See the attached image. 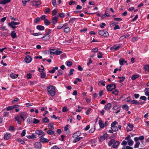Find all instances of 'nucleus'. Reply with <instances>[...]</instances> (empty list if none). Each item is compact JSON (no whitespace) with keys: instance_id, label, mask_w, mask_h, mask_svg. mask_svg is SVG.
<instances>
[{"instance_id":"nucleus-1","label":"nucleus","mask_w":149,"mask_h":149,"mask_svg":"<svg viewBox=\"0 0 149 149\" xmlns=\"http://www.w3.org/2000/svg\"><path fill=\"white\" fill-rule=\"evenodd\" d=\"M47 90L50 95L54 96L56 95V87L52 85L48 86L47 88Z\"/></svg>"},{"instance_id":"nucleus-2","label":"nucleus","mask_w":149,"mask_h":149,"mask_svg":"<svg viewBox=\"0 0 149 149\" xmlns=\"http://www.w3.org/2000/svg\"><path fill=\"white\" fill-rule=\"evenodd\" d=\"M62 52L61 51L56 50V49H50L49 53L50 55L55 54L59 55L62 53Z\"/></svg>"},{"instance_id":"nucleus-3","label":"nucleus","mask_w":149,"mask_h":149,"mask_svg":"<svg viewBox=\"0 0 149 149\" xmlns=\"http://www.w3.org/2000/svg\"><path fill=\"white\" fill-rule=\"evenodd\" d=\"M116 88V85L114 84H109L107 86V88L108 91H112L113 89H115Z\"/></svg>"},{"instance_id":"nucleus-4","label":"nucleus","mask_w":149,"mask_h":149,"mask_svg":"<svg viewBox=\"0 0 149 149\" xmlns=\"http://www.w3.org/2000/svg\"><path fill=\"white\" fill-rule=\"evenodd\" d=\"M98 33L100 35L104 37H108L109 36L108 33L106 31L100 30L99 31Z\"/></svg>"},{"instance_id":"nucleus-5","label":"nucleus","mask_w":149,"mask_h":149,"mask_svg":"<svg viewBox=\"0 0 149 149\" xmlns=\"http://www.w3.org/2000/svg\"><path fill=\"white\" fill-rule=\"evenodd\" d=\"M35 133L36 134L38 135V136L40 138L42 136H44L45 135L44 132L41 130H36Z\"/></svg>"},{"instance_id":"nucleus-6","label":"nucleus","mask_w":149,"mask_h":149,"mask_svg":"<svg viewBox=\"0 0 149 149\" xmlns=\"http://www.w3.org/2000/svg\"><path fill=\"white\" fill-rule=\"evenodd\" d=\"M32 60L31 56L29 55L26 56L24 58L25 61L26 63L31 62Z\"/></svg>"},{"instance_id":"nucleus-7","label":"nucleus","mask_w":149,"mask_h":149,"mask_svg":"<svg viewBox=\"0 0 149 149\" xmlns=\"http://www.w3.org/2000/svg\"><path fill=\"white\" fill-rule=\"evenodd\" d=\"M30 3H32V6H35L36 7H38L41 4L40 1H31L30 2Z\"/></svg>"},{"instance_id":"nucleus-8","label":"nucleus","mask_w":149,"mask_h":149,"mask_svg":"<svg viewBox=\"0 0 149 149\" xmlns=\"http://www.w3.org/2000/svg\"><path fill=\"white\" fill-rule=\"evenodd\" d=\"M19 116V118L20 117L24 121V118L26 117V113L25 112H22L20 113V115Z\"/></svg>"},{"instance_id":"nucleus-9","label":"nucleus","mask_w":149,"mask_h":149,"mask_svg":"<svg viewBox=\"0 0 149 149\" xmlns=\"http://www.w3.org/2000/svg\"><path fill=\"white\" fill-rule=\"evenodd\" d=\"M34 146L36 148H40L42 146V145L41 143L37 142L34 143Z\"/></svg>"},{"instance_id":"nucleus-10","label":"nucleus","mask_w":149,"mask_h":149,"mask_svg":"<svg viewBox=\"0 0 149 149\" xmlns=\"http://www.w3.org/2000/svg\"><path fill=\"white\" fill-rule=\"evenodd\" d=\"M111 103H108L104 107V109L107 111L109 110L111 108Z\"/></svg>"},{"instance_id":"nucleus-11","label":"nucleus","mask_w":149,"mask_h":149,"mask_svg":"<svg viewBox=\"0 0 149 149\" xmlns=\"http://www.w3.org/2000/svg\"><path fill=\"white\" fill-rule=\"evenodd\" d=\"M81 134V132L80 131H77L74 133L72 135V137L73 138H77Z\"/></svg>"},{"instance_id":"nucleus-12","label":"nucleus","mask_w":149,"mask_h":149,"mask_svg":"<svg viewBox=\"0 0 149 149\" xmlns=\"http://www.w3.org/2000/svg\"><path fill=\"white\" fill-rule=\"evenodd\" d=\"M50 38V35H45L42 37L43 40H49Z\"/></svg>"},{"instance_id":"nucleus-13","label":"nucleus","mask_w":149,"mask_h":149,"mask_svg":"<svg viewBox=\"0 0 149 149\" xmlns=\"http://www.w3.org/2000/svg\"><path fill=\"white\" fill-rule=\"evenodd\" d=\"M120 144V143L118 141H116L114 142L113 144L112 147L113 148H115L118 147Z\"/></svg>"},{"instance_id":"nucleus-14","label":"nucleus","mask_w":149,"mask_h":149,"mask_svg":"<svg viewBox=\"0 0 149 149\" xmlns=\"http://www.w3.org/2000/svg\"><path fill=\"white\" fill-rule=\"evenodd\" d=\"M15 141L18 143H20L22 144H24L25 143V142L21 139L19 138H17L15 139Z\"/></svg>"},{"instance_id":"nucleus-15","label":"nucleus","mask_w":149,"mask_h":149,"mask_svg":"<svg viewBox=\"0 0 149 149\" xmlns=\"http://www.w3.org/2000/svg\"><path fill=\"white\" fill-rule=\"evenodd\" d=\"M18 75L16 74L11 73L10 74V77L12 79H15L18 77Z\"/></svg>"},{"instance_id":"nucleus-16","label":"nucleus","mask_w":149,"mask_h":149,"mask_svg":"<svg viewBox=\"0 0 149 149\" xmlns=\"http://www.w3.org/2000/svg\"><path fill=\"white\" fill-rule=\"evenodd\" d=\"M10 35L14 39L17 37L16 33L15 31H12Z\"/></svg>"},{"instance_id":"nucleus-17","label":"nucleus","mask_w":149,"mask_h":149,"mask_svg":"<svg viewBox=\"0 0 149 149\" xmlns=\"http://www.w3.org/2000/svg\"><path fill=\"white\" fill-rule=\"evenodd\" d=\"M52 23L54 24H55L58 21V18L56 17H54L52 19Z\"/></svg>"},{"instance_id":"nucleus-18","label":"nucleus","mask_w":149,"mask_h":149,"mask_svg":"<svg viewBox=\"0 0 149 149\" xmlns=\"http://www.w3.org/2000/svg\"><path fill=\"white\" fill-rule=\"evenodd\" d=\"M40 141L42 143L47 142L49 141V140L44 137H42L40 139Z\"/></svg>"},{"instance_id":"nucleus-19","label":"nucleus","mask_w":149,"mask_h":149,"mask_svg":"<svg viewBox=\"0 0 149 149\" xmlns=\"http://www.w3.org/2000/svg\"><path fill=\"white\" fill-rule=\"evenodd\" d=\"M11 0H3L0 1V4H5L6 3L10 2Z\"/></svg>"},{"instance_id":"nucleus-20","label":"nucleus","mask_w":149,"mask_h":149,"mask_svg":"<svg viewBox=\"0 0 149 149\" xmlns=\"http://www.w3.org/2000/svg\"><path fill=\"white\" fill-rule=\"evenodd\" d=\"M37 29L40 31H42L44 30L45 27L43 26L38 25L36 27Z\"/></svg>"},{"instance_id":"nucleus-21","label":"nucleus","mask_w":149,"mask_h":149,"mask_svg":"<svg viewBox=\"0 0 149 149\" xmlns=\"http://www.w3.org/2000/svg\"><path fill=\"white\" fill-rule=\"evenodd\" d=\"M27 137L29 139H36V138L34 134H33L31 135L28 136Z\"/></svg>"},{"instance_id":"nucleus-22","label":"nucleus","mask_w":149,"mask_h":149,"mask_svg":"<svg viewBox=\"0 0 149 149\" xmlns=\"http://www.w3.org/2000/svg\"><path fill=\"white\" fill-rule=\"evenodd\" d=\"M130 103L135 104L136 105H139V104H140L139 102H137V100H131Z\"/></svg>"},{"instance_id":"nucleus-23","label":"nucleus","mask_w":149,"mask_h":149,"mask_svg":"<svg viewBox=\"0 0 149 149\" xmlns=\"http://www.w3.org/2000/svg\"><path fill=\"white\" fill-rule=\"evenodd\" d=\"M99 124L101 128H103L105 127V125L103 123L102 121L101 120H100L99 121Z\"/></svg>"},{"instance_id":"nucleus-24","label":"nucleus","mask_w":149,"mask_h":149,"mask_svg":"<svg viewBox=\"0 0 149 149\" xmlns=\"http://www.w3.org/2000/svg\"><path fill=\"white\" fill-rule=\"evenodd\" d=\"M11 137V135L10 134H5L4 136L5 139L7 140L9 139Z\"/></svg>"},{"instance_id":"nucleus-25","label":"nucleus","mask_w":149,"mask_h":149,"mask_svg":"<svg viewBox=\"0 0 149 149\" xmlns=\"http://www.w3.org/2000/svg\"><path fill=\"white\" fill-rule=\"evenodd\" d=\"M48 127L49 129L53 130L54 129V127L53 126V123L49 124Z\"/></svg>"},{"instance_id":"nucleus-26","label":"nucleus","mask_w":149,"mask_h":149,"mask_svg":"<svg viewBox=\"0 0 149 149\" xmlns=\"http://www.w3.org/2000/svg\"><path fill=\"white\" fill-rule=\"evenodd\" d=\"M127 125L128 127L130 128V129L128 130L127 128V131L129 132V131L132 130V128L133 127V125L130 123H128Z\"/></svg>"},{"instance_id":"nucleus-27","label":"nucleus","mask_w":149,"mask_h":149,"mask_svg":"<svg viewBox=\"0 0 149 149\" xmlns=\"http://www.w3.org/2000/svg\"><path fill=\"white\" fill-rule=\"evenodd\" d=\"M58 69V67L56 66L54 68H53L52 70L49 71L50 73H53L55 72L56 70H57Z\"/></svg>"},{"instance_id":"nucleus-28","label":"nucleus","mask_w":149,"mask_h":149,"mask_svg":"<svg viewBox=\"0 0 149 149\" xmlns=\"http://www.w3.org/2000/svg\"><path fill=\"white\" fill-rule=\"evenodd\" d=\"M139 76L138 74H134L132 75L131 77V79L132 80H134L138 78Z\"/></svg>"},{"instance_id":"nucleus-29","label":"nucleus","mask_w":149,"mask_h":149,"mask_svg":"<svg viewBox=\"0 0 149 149\" xmlns=\"http://www.w3.org/2000/svg\"><path fill=\"white\" fill-rule=\"evenodd\" d=\"M108 137L107 134H104L103 136H101L100 139L101 141H103L106 139Z\"/></svg>"},{"instance_id":"nucleus-30","label":"nucleus","mask_w":149,"mask_h":149,"mask_svg":"<svg viewBox=\"0 0 149 149\" xmlns=\"http://www.w3.org/2000/svg\"><path fill=\"white\" fill-rule=\"evenodd\" d=\"M51 30L50 29H46L45 35H50L49 34L51 33Z\"/></svg>"},{"instance_id":"nucleus-31","label":"nucleus","mask_w":149,"mask_h":149,"mask_svg":"<svg viewBox=\"0 0 149 149\" xmlns=\"http://www.w3.org/2000/svg\"><path fill=\"white\" fill-rule=\"evenodd\" d=\"M118 78L119 79H120V80H119L118 81V82L120 83H121L123 82L125 79V77H118Z\"/></svg>"},{"instance_id":"nucleus-32","label":"nucleus","mask_w":149,"mask_h":149,"mask_svg":"<svg viewBox=\"0 0 149 149\" xmlns=\"http://www.w3.org/2000/svg\"><path fill=\"white\" fill-rule=\"evenodd\" d=\"M122 108L124 109H125L126 111L128 110L129 107L127 104H124L122 105Z\"/></svg>"},{"instance_id":"nucleus-33","label":"nucleus","mask_w":149,"mask_h":149,"mask_svg":"<svg viewBox=\"0 0 149 149\" xmlns=\"http://www.w3.org/2000/svg\"><path fill=\"white\" fill-rule=\"evenodd\" d=\"M44 24L47 26L49 25L51 23V22L50 21H49L47 19L44 20Z\"/></svg>"},{"instance_id":"nucleus-34","label":"nucleus","mask_w":149,"mask_h":149,"mask_svg":"<svg viewBox=\"0 0 149 149\" xmlns=\"http://www.w3.org/2000/svg\"><path fill=\"white\" fill-rule=\"evenodd\" d=\"M47 133L50 135H52L54 134V132L52 130L50 129L47 131Z\"/></svg>"},{"instance_id":"nucleus-35","label":"nucleus","mask_w":149,"mask_h":149,"mask_svg":"<svg viewBox=\"0 0 149 149\" xmlns=\"http://www.w3.org/2000/svg\"><path fill=\"white\" fill-rule=\"evenodd\" d=\"M99 84L104 86L106 84V82L104 81H99Z\"/></svg>"},{"instance_id":"nucleus-36","label":"nucleus","mask_w":149,"mask_h":149,"mask_svg":"<svg viewBox=\"0 0 149 149\" xmlns=\"http://www.w3.org/2000/svg\"><path fill=\"white\" fill-rule=\"evenodd\" d=\"M115 141L113 140V139H111V140L109 142V143H108V145L109 146H111V145H112V144H113L114 142H115Z\"/></svg>"},{"instance_id":"nucleus-37","label":"nucleus","mask_w":149,"mask_h":149,"mask_svg":"<svg viewBox=\"0 0 149 149\" xmlns=\"http://www.w3.org/2000/svg\"><path fill=\"white\" fill-rule=\"evenodd\" d=\"M42 121L44 123H48L49 122V120L46 117L42 118Z\"/></svg>"},{"instance_id":"nucleus-38","label":"nucleus","mask_w":149,"mask_h":149,"mask_svg":"<svg viewBox=\"0 0 149 149\" xmlns=\"http://www.w3.org/2000/svg\"><path fill=\"white\" fill-rule=\"evenodd\" d=\"M19 116H17L15 118V119L17 121V123L18 124H20L21 121L19 120Z\"/></svg>"},{"instance_id":"nucleus-39","label":"nucleus","mask_w":149,"mask_h":149,"mask_svg":"<svg viewBox=\"0 0 149 149\" xmlns=\"http://www.w3.org/2000/svg\"><path fill=\"white\" fill-rule=\"evenodd\" d=\"M70 31V29L69 27H67L64 29V31L65 33H68Z\"/></svg>"},{"instance_id":"nucleus-40","label":"nucleus","mask_w":149,"mask_h":149,"mask_svg":"<svg viewBox=\"0 0 149 149\" xmlns=\"http://www.w3.org/2000/svg\"><path fill=\"white\" fill-rule=\"evenodd\" d=\"M144 68L145 70L146 71H148V72H149V65H145L144 67Z\"/></svg>"},{"instance_id":"nucleus-41","label":"nucleus","mask_w":149,"mask_h":149,"mask_svg":"<svg viewBox=\"0 0 149 149\" xmlns=\"http://www.w3.org/2000/svg\"><path fill=\"white\" fill-rule=\"evenodd\" d=\"M128 145L130 146H132L134 143L132 139L128 140L127 141Z\"/></svg>"},{"instance_id":"nucleus-42","label":"nucleus","mask_w":149,"mask_h":149,"mask_svg":"<svg viewBox=\"0 0 149 149\" xmlns=\"http://www.w3.org/2000/svg\"><path fill=\"white\" fill-rule=\"evenodd\" d=\"M50 11V9L49 8H47L45 9L44 10V13L45 14H47Z\"/></svg>"},{"instance_id":"nucleus-43","label":"nucleus","mask_w":149,"mask_h":149,"mask_svg":"<svg viewBox=\"0 0 149 149\" xmlns=\"http://www.w3.org/2000/svg\"><path fill=\"white\" fill-rule=\"evenodd\" d=\"M124 59H123L122 58L120 59L119 60V62L120 65H123L124 64L123 63L124 62Z\"/></svg>"},{"instance_id":"nucleus-44","label":"nucleus","mask_w":149,"mask_h":149,"mask_svg":"<svg viewBox=\"0 0 149 149\" xmlns=\"http://www.w3.org/2000/svg\"><path fill=\"white\" fill-rule=\"evenodd\" d=\"M63 71L61 70H59L58 71L57 73V76L58 77L60 75H62L63 74Z\"/></svg>"},{"instance_id":"nucleus-45","label":"nucleus","mask_w":149,"mask_h":149,"mask_svg":"<svg viewBox=\"0 0 149 149\" xmlns=\"http://www.w3.org/2000/svg\"><path fill=\"white\" fill-rule=\"evenodd\" d=\"M57 10L56 9H55L52 11V15L53 16L56 15L57 13Z\"/></svg>"},{"instance_id":"nucleus-46","label":"nucleus","mask_w":149,"mask_h":149,"mask_svg":"<svg viewBox=\"0 0 149 149\" xmlns=\"http://www.w3.org/2000/svg\"><path fill=\"white\" fill-rule=\"evenodd\" d=\"M76 18H70L69 21V23H72L73 22L76 20Z\"/></svg>"},{"instance_id":"nucleus-47","label":"nucleus","mask_w":149,"mask_h":149,"mask_svg":"<svg viewBox=\"0 0 149 149\" xmlns=\"http://www.w3.org/2000/svg\"><path fill=\"white\" fill-rule=\"evenodd\" d=\"M19 101V99L18 98H15L14 99L12 102V103L13 104H15L18 102Z\"/></svg>"},{"instance_id":"nucleus-48","label":"nucleus","mask_w":149,"mask_h":149,"mask_svg":"<svg viewBox=\"0 0 149 149\" xmlns=\"http://www.w3.org/2000/svg\"><path fill=\"white\" fill-rule=\"evenodd\" d=\"M14 109V107L13 106H8L6 108V110L7 111H10Z\"/></svg>"},{"instance_id":"nucleus-49","label":"nucleus","mask_w":149,"mask_h":149,"mask_svg":"<svg viewBox=\"0 0 149 149\" xmlns=\"http://www.w3.org/2000/svg\"><path fill=\"white\" fill-rule=\"evenodd\" d=\"M74 70L73 69H71L70 70L69 74H68V76H70L72 75L73 74V72Z\"/></svg>"},{"instance_id":"nucleus-50","label":"nucleus","mask_w":149,"mask_h":149,"mask_svg":"<svg viewBox=\"0 0 149 149\" xmlns=\"http://www.w3.org/2000/svg\"><path fill=\"white\" fill-rule=\"evenodd\" d=\"M131 100L130 97H126L125 99V101L126 102H129L130 103V101Z\"/></svg>"},{"instance_id":"nucleus-51","label":"nucleus","mask_w":149,"mask_h":149,"mask_svg":"<svg viewBox=\"0 0 149 149\" xmlns=\"http://www.w3.org/2000/svg\"><path fill=\"white\" fill-rule=\"evenodd\" d=\"M66 63V65L68 67H70L72 64V62L70 61H67Z\"/></svg>"},{"instance_id":"nucleus-52","label":"nucleus","mask_w":149,"mask_h":149,"mask_svg":"<svg viewBox=\"0 0 149 149\" xmlns=\"http://www.w3.org/2000/svg\"><path fill=\"white\" fill-rule=\"evenodd\" d=\"M118 123L116 121H115L112 123L111 125V127H116L115 125L116 124Z\"/></svg>"},{"instance_id":"nucleus-53","label":"nucleus","mask_w":149,"mask_h":149,"mask_svg":"<svg viewBox=\"0 0 149 149\" xmlns=\"http://www.w3.org/2000/svg\"><path fill=\"white\" fill-rule=\"evenodd\" d=\"M40 122V121L36 118H34L33 123L34 124H37Z\"/></svg>"},{"instance_id":"nucleus-54","label":"nucleus","mask_w":149,"mask_h":149,"mask_svg":"<svg viewBox=\"0 0 149 149\" xmlns=\"http://www.w3.org/2000/svg\"><path fill=\"white\" fill-rule=\"evenodd\" d=\"M95 130V127H91L89 130V132L90 133H93Z\"/></svg>"},{"instance_id":"nucleus-55","label":"nucleus","mask_w":149,"mask_h":149,"mask_svg":"<svg viewBox=\"0 0 149 149\" xmlns=\"http://www.w3.org/2000/svg\"><path fill=\"white\" fill-rule=\"evenodd\" d=\"M41 74V77H40L41 78H44L46 76V74L44 72H42L40 74Z\"/></svg>"},{"instance_id":"nucleus-56","label":"nucleus","mask_w":149,"mask_h":149,"mask_svg":"<svg viewBox=\"0 0 149 149\" xmlns=\"http://www.w3.org/2000/svg\"><path fill=\"white\" fill-rule=\"evenodd\" d=\"M11 24L12 25H19L20 24V22H14V21H12L11 22Z\"/></svg>"},{"instance_id":"nucleus-57","label":"nucleus","mask_w":149,"mask_h":149,"mask_svg":"<svg viewBox=\"0 0 149 149\" xmlns=\"http://www.w3.org/2000/svg\"><path fill=\"white\" fill-rule=\"evenodd\" d=\"M52 4L55 7H56V0H52Z\"/></svg>"},{"instance_id":"nucleus-58","label":"nucleus","mask_w":149,"mask_h":149,"mask_svg":"<svg viewBox=\"0 0 149 149\" xmlns=\"http://www.w3.org/2000/svg\"><path fill=\"white\" fill-rule=\"evenodd\" d=\"M32 35L34 36H38L40 35L41 34V33L40 32H39V33H33L31 34Z\"/></svg>"},{"instance_id":"nucleus-59","label":"nucleus","mask_w":149,"mask_h":149,"mask_svg":"<svg viewBox=\"0 0 149 149\" xmlns=\"http://www.w3.org/2000/svg\"><path fill=\"white\" fill-rule=\"evenodd\" d=\"M140 143L139 142H137L136 143L135 145L134 146V148H138L140 144Z\"/></svg>"},{"instance_id":"nucleus-60","label":"nucleus","mask_w":149,"mask_h":149,"mask_svg":"<svg viewBox=\"0 0 149 149\" xmlns=\"http://www.w3.org/2000/svg\"><path fill=\"white\" fill-rule=\"evenodd\" d=\"M98 50V49L97 47H95L92 49V52H97Z\"/></svg>"},{"instance_id":"nucleus-61","label":"nucleus","mask_w":149,"mask_h":149,"mask_svg":"<svg viewBox=\"0 0 149 149\" xmlns=\"http://www.w3.org/2000/svg\"><path fill=\"white\" fill-rule=\"evenodd\" d=\"M99 55L97 56V58H100L102 57V54L101 52H98Z\"/></svg>"},{"instance_id":"nucleus-62","label":"nucleus","mask_w":149,"mask_h":149,"mask_svg":"<svg viewBox=\"0 0 149 149\" xmlns=\"http://www.w3.org/2000/svg\"><path fill=\"white\" fill-rule=\"evenodd\" d=\"M26 134V130H24L21 133V135L22 137H23L25 136Z\"/></svg>"},{"instance_id":"nucleus-63","label":"nucleus","mask_w":149,"mask_h":149,"mask_svg":"<svg viewBox=\"0 0 149 149\" xmlns=\"http://www.w3.org/2000/svg\"><path fill=\"white\" fill-rule=\"evenodd\" d=\"M112 129L113 132H116L118 130V127L116 126L114 127H112Z\"/></svg>"},{"instance_id":"nucleus-64","label":"nucleus","mask_w":149,"mask_h":149,"mask_svg":"<svg viewBox=\"0 0 149 149\" xmlns=\"http://www.w3.org/2000/svg\"><path fill=\"white\" fill-rule=\"evenodd\" d=\"M118 91L117 90H115L114 91L112 92V93L114 94L115 95H118Z\"/></svg>"}]
</instances>
